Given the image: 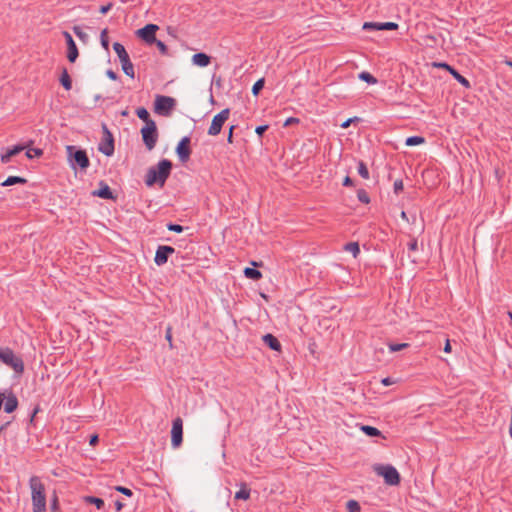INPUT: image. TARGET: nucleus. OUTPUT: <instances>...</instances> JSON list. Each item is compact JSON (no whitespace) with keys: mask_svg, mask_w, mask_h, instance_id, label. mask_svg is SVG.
<instances>
[{"mask_svg":"<svg viewBox=\"0 0 512 512\" xmlns=\"http://www.w3.org/2000/svg\"><path fill=\"white\" fill-rule=\"evenodd\" d=\"M244 275L248 279H251L254 281L260 280L262 278V273L258 269L252 268V267H246L244 269Z\"/></svg>","mask_w":512,"mask_h":512,"instance_id":"bb28decb","label":"nucleus"},{"mask_svg":"<svg viewBox=\"0 0 512 512\" xmlns=\"http://www.w3.org/2000/svg\"><path fill=\"white\" fill-rule=\"evenodd\" d=\"M299 123V119L298 118H295V117H289L285 120L284 122V126L287 127V126H290L292 124H297Z\"/></svg>","mask_w":512,"mask_h":512,"instance_id":"864d4df0","label":"nucleus"},{"mask_svg":"<svg viewBox=\"0 0 512 512\" xmlns=\"http://www.w3.org/2000/svg\"><path fill=\"white\" fill-rule=\"evenodd\" d=\"M264 85H265V79L264 78L258 79L252 86V94L254 96H258L260 91L263 89Z\"/></svg>","mask_w":512,"mask_h":512,"instance_id":"72a5a7b5","label":"nucleus"},{"mask_svg":"<svg viewBox=\"0 0 512 512\" xmlns=\"http://www.w3.org/2000/svg\"><path fill=\"white\" fill-rule=\"evenodd\" d=\"M11 424V421H7V422H4L0 425V432L3 433L7 428L8 426Z\"/></svg>","mask_w":512,"mask_h":512,"instance_id":"e2e57ef3","label":"nucleus"},{"mask_svg":"<svg viewBox=\"0 0 512 512\" xmlns=\"http://www.w3.org/2000/svg\"><path fill=\"white\" fill-rule=\"evenodd\" d=\"M236 128V125H232L229 129V132H228V136H227V142L229 144H232L233 143V133H234V129Z\"/></svg>","mask_w":512,"mask_h":512,"instance_id":"5fc2aeb1","label":"nucleus"},{"mask_svg":"<svg viewBox=\"0 0 512 512\" xmlns=\"http://www.w3.org/2000/svg\"><path fill=\"white\" fill-rule=\"evenodd\" d=\"M124 507V503L120 500L115 501V508L117 511H121Z\"/></svg>","mask_w":512,"mask_h":512,"instance_id":"680f3d73","label":"nucleus"},{"mask_svg":"<svg viewBox=\"0 0 512 512\" xmlns=\"http://www.w3.org/2000/svg\"><path fill=\"white\" fill-rule=\"evenodd\" d=\"M506 64L512 68V60L506 61Z\"/></svg>","mask_w":512,"mask_h":512,"instance_id":"69168bd1","label":"nucleus"},{"mask_svg":"<svg viewBox=\"0 0 512 512\" xmlns=\"http://www.w3.org/2000/svg\"><path fill=\"white\" fill-rule=\"evenodd\" d=\"M443 350L445 353H450L452 351V347H451V343H450L449 339L446 340Z\"/></svg>","mask_w":512,"mask_h":512,"instance_id":"bf43d9fd","label":"nucleus"},{"mask_svg":"<svg viewBox=\"0 0 512 512\" xmlns=\"http://www.w3.org/2000/svg\"><path fill=\"white\" fill-rule=\"evenodd\" d=\"M251 489L246 483L240 484V489L235 493L236 500H248L250 498Z\"/></svg>","mask_w":512,"mask_h":512,"instance_id":"b1692460","label":"nucleus"},{"mask_svg":"<svg viewBox=\"0 0 512 512\" xmlns=\"http://www.w3.org/2000/svg\"><path fill=\"white\" fill-rule=\"evenodd\" d=\"M167 229L169 231H172V232H175V233H181V232L184 231V227L182 225L175 224V223H168L167 224Z\"/></svg>","mask_w":512,"mask_h":512,"instance_id":"79ce46f5","label":"nucleus"},{"mask_svg":"<svg viewBox=\"0 0 512 512\" xmlns=\"http://www.w3.org/2000/svg\"><path fill=\"white\" fill-rule=\"evenodd\" d=\"M425 143V138L422 136H410L405 140L406 146H417Z\"/></svg>","mask_w":512,"mask_h":512,"instance_id":"7c9ffc66","label":"nucleus"},{"mask_svg":"<svg viewBox=\"0 0 512 512\" xmlns=\"http://www.w3.org/2000/svg\"><path fill=\"white\" fill-rule=\"evenodd\" d=\"M404 185L403 181L401 179H398L393 184V189L396 194H399L401 191H403Z\"/></svg>","mask_w":512,"mask_h":512,"instance_id":"a18cd8bd","label":"nucleus"},{"mask_svg":"<svg viewBox=\"0 0 512 512\" xmlns=\"http://www.w3.org/2000/svg\"><path fill=\"white\" fill-rule=\"evenodd\" d=\"M262 340L266 346H268L271 350L280 352L281 351V343L280 341L270 333L265 334L262 337Z\"/></svg>","mask_w":512,"mask_h":512,"instance_id":"412c9836","label":"nucleus"},{"mask_svg":"<svg viewBox=\"0 0 512 512\" xmlns=\"http://www.w3.org/2000/svg\"><path fill=\"white\" fill-rule=\"evenodd\" d=\"M98 441H99L98 435L94 434L90 437L89 443H90V445H96L98 443Z\"/></svg>","mask_w":512,"mask_h":512,"instance_id":"052dcab7","label":"nucleus"},{"mask_svg":"<svg viewBox=\"0 0 512 512\" xmlns=\"http://www.w3.org/2000/svg\"><path fill=\"white\" fill-rule=\"evenodd\" d=\"M346 506L348 512H360L361 510L360 504L356 500H349Z\"/></svg>","mask_w":512,"mask_h":512,"instance_id":"4c0bfd02","label":"nucleus"},{"mask_svg":"<svg viewBox=\"0 0 512 512\" xmlns=\"http://www.w3.org/2000/svg\"><path fill=\"white\" fill-rule=\"evenodd\" d=\"M0 360L7 366L11 367L16 373L24 372V362L21 357L16 356L9 347L1 348Z\"/></svg>","mask_w":512,"mask_h":512,"instance_id":"39448f33","label":"nucleus"},{"mask_svg":"<svg viewBox=\"0 0 512 512\" xmlns=\"http://www.w3.org/2000/svg\"><path fill=\"white\" fill-rule=\"evenodd\" d=\"M381 383L384 385V386H390L392 384H395L396 381L391 378V377H385L381 380Z\"/></svg>","mask_w":512,"mask_h":512,"instance_id":"6e6d98bb","label":"nucleus"},{"mask_svg":"<svg viewBox=\"0 0 512 512\" xmlns=\"http://www.w3.org/2000/svg\"><path fill=\"white\" fill-rule=\"evenodd\" d=\"M357 171H358V174L363 179H369V177H370L369 170H368L367 165L365 164L364 161H362V160L358 161Z\"/></svg>","mask_w":512,"mask_h":512,"instance_id":"2f4dec72","label":"nucleus"},{"mask_svg":"<svg viewBox=\"0 0 512 512\" xmlns=\"http://www.w3.org/2000/svg\"><path fill=\"white\" fill-rule=\"evenodd\" d=\"M357 198L363 204L370 203V197H369L368 193L366 192V190H364V189H359L357 191Z\"/></svg>","mask_w":512,"mask_h":512,"instance_id":"e433bc0d","label":"nucleus"},{"mask_svg":"<svg viewBox=\"0 0 512 512\" xmlns=\"http://www.w3.org/2000/svg\"><path fill=\"white\" fill-rule=\"evenodd\" d=\"M401 217H402L403 219H405V220H408V218H407V215H406V212H405V211H402V212H401Z\"/></svg>","mask_w":512,"mask_h":512,"instance_id":"0e129e2a","label":"nucleus"},{"mask_svg":"<svg viewBox=\"0 0 512 512\" xmlns=\"http://www.w3.org/2000/svg\"><path fill=\"white\" fill-rule=\"evenodd\" d=\"M51 512H60L58 497L54 495L51 502Z\"/></svg>","mask_w":512,"mask_h":512,"instance_id":"49530a36","label":"nucleus"},{"mask_svg":"<svg viewBox=\"0 0 512 512\" xmlns=\"http://www.w3.org/2000/svg\"><path fill=\"white\" fill-rule=\"evenodd\" d=\"M108 30L107 29H103L101 31V34H100V42H101V45L102 47L108 51L109 50V39H108Z\"/></svg>","mask_w":512,"mask_h":512,"instance_id":"c9c22d12","label":"nucleus"},{"mask_svg":"<svg viewBox=\"0 0 512 512\" xmlns=\"http://www.w3.org/2000/svg\"><path fill=\"white\" fill-rule=\"evenodd\" d=\"M26 148L25 145H15L12 148H8L5 153L1 154V162L8 163L13 156H16Z\"/></svg>","mask_w":512,"mask_h":512,"instance_id":"aec40b11","label":"nucleus"},{"mask_svg":"<svg viewBox=\"0 0 512 512\" xmlns=\"http://www.w3.org/2000/svg\"><path fill=\"white\" fill-rule=\"evenodd\" d=\"M140 132L146 149L149 151L154 149L159 137L156 122H148V125L142 127Z\"/></svg>","mask_w":512,"mask_h":512,"instance_id":"6e6552de","label":"nucleus"},{"mask_svg":"<svg viewBox=\"0 0 512 512\" xmlns=\"http://www.w3.org/2000/svg\"><path fill=\"white\" fill-rule=\"evenodd\" d=\"M409 251H416L418 249V242L416 238H412L407 244Z\"/></svg>","mask_w":512,"mask_h":512,"instance_id":"09e8293b","label":"nucleus"},{"mask_svg":"<svg viewBox=\"0 0 512 512\" xmlns=\"http://www.w3.org/2000/svg\"><path fill=\"white\" fill-rule=\"evenodd\" d=\"M63 36L67 44V59L69 62L74 63L79 56L77 45L69 32L64 31Z\"/></svg>","mask_w":512,"mask_h":512,"instance_id":"dca6fc26","label":"nucleus"},{"mask_svg":"<svg viewBox=\"0 0 512 512\" xmlns=\"http://www.w3.org/2000/svg\"><path fill=\"white\" fill-rule=\"evenodd\" d=\"M342 185L345 186V187H352V186H354V182H353V180L349 176H346L343 179Z\"/></svg>","mask_w":512,"mask_h":512,"instance_id":"4d7b16f0","label":"nucleus"},{"mask_svg":"<svg viewBox=\"0 0 512 512\" xmlns=\"http://www.w3.org/2000/svg\"><path fill=\"white\" fill-rule=\"evenodd\" d=\"M165 338L169 342L170 347H172V333H171V328L170 327L166 331Z\"/></svg>","mask_w":512,"mask_h":512,"instance_id":"13d9d810","label":"nucleus"},{"mask_svg":"<svg viewBox=\"0 0 512 512\" xmlns=\"http://www.w3.org/2000/svg\"><path fill=\"white\" fill-rule=\"evenodd\" d=\"M103 137L99 143L98 150L105 156H112L115 150L114 136L105 123H102Z\"/></svg>","mask_w":512,"mask_h":512,"instance_id":"1a4fd4ad","label":"nucleus"},{"mask_svg":"<svg viewBox=\"0 0 512 512\" xmlns=\"http://www.w3.org/2000/svg\"><path fill=\"white\" fill-rule=\"evenodd\" d=\"M41 411V407L39 404H36L30 414L29 424L35 426V417Z\"/></svg>","mask_w":512,"mask_h":512,"instance_id":"a19ab883","label":"nucleus"},{"mask_svg":"<svg viewBox=\"0 0 512 512\" xmlns=\"http://www.w3.org/2000/svg\"><path fill=\"white\" fill-rule=\"evenodd\" d=\"M43 155V150L40 148L29 149L26 152V157L32 159L33 157H40Z\"/></svg>","mask_w":512,"mask_h":512,"instance_id":"58836bf2","label":"nucleus"},{"mask_svg":"<svg viewBox=\"0 0 512 512\" xmlns=\"http://www.w3.org/2000/svg\"><path fill=\"white\" fill-rule=\"evenodd\" d=\"M68 162L72 169L85 171L90 166V160L86 150L74 145L66 146Z\"/></svg>","mask_w":512,"mask_h":512,"instance_id":"7ed1b4c3","label":"nucleus"},{"mask_svg":"<svg viewBox=\"0 0 512 512\" xmlns=\"http://www.w3.org/2000/svg\"><path fill=\"white\" fill-rule=\"evenodd\" d=\"M153 44L157 46L162 55H168V47L163 41L156 38V41Z\"/></svg>","mask_w":512,"mask_h":512,"instance_id":"ea45409f","label":"nucleus"},{"mask_svg":"<svg viewBox=\"0 0 512 512\" xmlns=\"http://www.w3.org/2000/svg\"><path fill=\"white\" fill-rule=\"evenodd\" d=\"M84 502L95 505L98 510H101L105 506L104 500L96 496H85Z\"/></svg>","mask_w":512,"mask_h":512,"instance_id":"c85d7f7f","label":"nucleus"},{"mask_svg":"<svg viewBox=\"0 0 512 512\" xmlns=\"http://www.w3.org/2000/svg\"><path fill=\"white\" fill-rule=\"evenodd\" d=\"M434 67L444 69L448 71L453 78L459 82L462 86H464L466 89L471 88V84L467 78H465L463 75H461L453 66L449 65L446 62H434Z\"/></svg>","mask_w":512,"mask_h":512,"instance_id":"ddd939ff","label":"nucleus"},{"mask_svg":"<svg viewBox=\"0 0 512 512\" xmlns=\"http://www.w3.org/2000/svg\"><path fill=\"white\" fill-rule=\"evenodd\" d=\"M508 315L512 319V312H508Z\"/></svg>","mask_w":512,"mask_h":512,"instance_id":"774afa93","label":"nucleus"},{"mask_svg":"<svg viewBox=\"0 0 512 512\" xmlns=\"http://www.w3.org/2000/svg\"><path fill=\"white\" fill-rule=\"evenodd\" d=\"M113 50L115 51L120 60L123 72L127 76L134 78V66L130 60L129 54L127 53L125 47L121 43L115 42L113 44Z\"/></svg>","mask_w":512,"mask_h":512,"instance_id":"423d86ee","label":"nucleus"},{"mask_svg":"<svg viewBox=\"0 0 512 512\" xmlns=\"http://www.w3.org/2000/svg\"><path fill=\"white\" fill-rule=\"evenodd\" d=\"M358 121H360V118H358V117L349 118V119H347L346 121H344V122L341 124V127H342V128H344V129H346V128H348L352 123H354V122H358Z\"/></svg>","mask_w":512,"mask_h":512,"instance_id":"de8ad7c7","label":"nucleus"},{"mask_svg":"<svg viewBox=\"0 0 512 512\" xmlns=\"http://www.w3.org/2000/svg\"><path fill=\"white\" fill-rule=\"evenodd\" d=\"M73 32L81 40H85L87 38V34L79 26H74Z\"/></svg>","mask_w":512,"mask_h":512,"instance_id":"c03bdc74","label":"nucleus"},{"mask_svg":"<svg viewBox=\"0 0 512 512\" xmlns=\"http://www.w3.org/2000/svg\"><path fill=\"white\" fill-rule=\"evenodd\" d=\"M174 252H175V249L172 246H169V245H160V246H158V248L156 250V253H155V257H154L155 264L157 266H163L164 264L167 263L168 258Z\"/></svg>","mask_w":512,"mask_h":512,"instance_id":"2eb2a0df","label":"nucleus"},{"mask_svg":"<svg viewBox=\"0 0 512 512\" xmlns=\"http://www.w3.org/2000/svg\"><path fill=\"white\" fill-rule=\"evenodd\" d=\"M27 183V179L21 176H9L5 181L1 183L2 187L12 186L16 184L24 185Z\"/></svg>","mask_w":512,"mask_h":512,"instance_id":"393cba45","label":"nucleus"},{"mask_svg":"<svg viewBox=\"0 0 512 512\" xmlns=\"http://www.w3.org/2000/svg\"><path fill=\"white\" fill-rule=\"evenodd\" d=\"M252 264H253L255 267L260 266V265H259L258 263H256V262H253Z\"/></svg>","mask_w":512,"mask_h":512,"instance_id":"338daca9","label":"nucleus"},{"mask_svg":"<svg viewBox=\"0 0 512 512\" xmlns=\"http://www.w3.org/2000/svg\"><path fill=\"white\" fill-rule=\"evenodd\" d=\"M183 442V421L177 417L172 422L171 429V445L173 448H178Z\"/></svg>","mask_w":512,"mask_h":512,"instance_id":"9b49d317","label":"nucleus"},{"mask_svg":"<svg viewBox=\"0 0 512 512\" xmlns=\"http://www.w3.org/2000/svg\"><path fill=\"white\" fill-rule=\"evenodd\" d=\"M359 79L368 83V84H376L377 83V79L369 72L367 71H362L359 75H358Z\"/></svg>","mask_w":512,"mask_h":512,"instance_id":"473e14b6","label":"nucleus"},{"mask_svg":"<svg viewBox=\"0 0 512 512\" xmlns=\"http://www.w3.org/2000/svg\"><path fill=\"white\" fill-rule=\"evenodd\" d=\"M92 195L97 196L102 199H105V200H115L116 199V196L113 194L111 188L104 181L99 182V189L93 191Z\"/></svg>","mask_w":512,"mask_h":512,"instance_id":"6ab92c4d","label":"nucleus"},{"mask_svg":"<svg viewBox=\"0 0 512 512\" xmlns=\"http://www.w3.org/2000/svg\"><path fill=\"white\" fill-rule=\"evenodd\" d=\"M159 29L156 24H147L136 31V35L147 44L151 45L156 41V32Z\"/></svg>","mask_w":512,"mask_h":512,"instance_id":"4468645a","label":"nucleus"},{"mask_svg":"<svg viewBox=\"0 0 512 512\" xmlns=\"http://www.w3.org/2000/svg\"><path fill=\"white\" fill-rule=\"evenodd\" d=\"M173 164L169 159H162L156 165L151 166L145 175V184L148 187L158 185L162 188L169 178Z\"/></svg>","mask_w":512,"mask_h":512,"instance_id":"f257e3e1","label":"nucleus"},{"mask_svg":"<svg viewBox=\"0 0 512 512\" xmlns=\"http://www.w3.org/2000/svg\"><path fill=\"white\" fill-rule=\"evenodd\" d=\"M113 7V3L109 2L108 4L106 5H102L100 8H99V12L101 14H106L108 13Z\"/></svg>","mask_w":512,"mask_h":512,"instance_id":"8fccbe9b","label":"nucleus"},{"mask_svg":"<svg viewBox=\"0 0 512 512\" xmlns=\"http://www.w3.org/2000/svg\"><path fill=\"white\" fill-rule=\"evenodd\" d=\"M114 489L127 497L133 496V491L127 487L118 485V486H115Z\"/></svg>","mask_w":512,"mask_h":512,"instance_id":"37998d69","label":"nucleus"},{"mask_svg":"<svg viewBox=\"0 0 512 512\" xmlns=\"http://www.w3.org/2000/svg\"><path fill=\"white\" fill-rule=\"evenodd\" d=\"M136 115L139 117V119L145 122V125H148V122H155L153 119H151L150 113L145 107H138L136 109Z\"/></svg>","mask_w":512,"mask_h":512,"instance_id":"a878e982","label":"nucleus"},{"mask_svg":"<svg viewBox=\"0 0 512 512\" xmlns=\"http://www.w3.org/2000/svg\"><path fill=\"white\" fill-rule=\"evenodd\" d=\"M230 115V109L225 108L222 111H220L218 114H216L211 122V125L208 129V135L210 136H216L220 134L222 127L224 123L228 120Z\"/></svg>","mask_w":512,"mask_h":512,"instance_id":"9d476101","label":"nucleus"},{"mask_svg":"<svg viewBox=\"0 0 512 512\" xmlns=\"http://www.w3.org/2000/svg\"><path fill=\"white\" fill-rule=\"evenodd\" d=\"M5 400L3 403L4 412L7 414H11L17 410L19 406V401L17 396L13 393L12 390H5Z\"/></svg>","mask_w":512,"mask_h":512,"instance_id":"f3484780","label":"nucleus"},{"mask_svg":"<svg viewBox=\"0 0 512 512\" xmlns=\"http://www.w3.org/2000/svg\"><path fill=\"white\" fill-rule=\"evenodd\" d=\"M191 138L184 136L177 144L175 152L182 163H186L191 156L192 150L190 148Z\"/></svg>","mask_w":512,"mask_h":512,"instance_id":"f8f14e48","label":"nucleus"},{"mask_svg":"<svg viewBox=\"0 0 512 512\" xmlns=\"http://www.w3.org/2000/svg\"><path fill=\"white\" fill-rule=\"evenodd\" d=\"M59 81L65 90L69 91L72 89V79L65 67L62 68Z\"/></svg>","mask_w":512,"mask_h":512,"instance_id":"5701e85b","label":"nucleus"},{"mask_svg":"<svg viewBox=\"0 0 512 512\" xmlns=\"http://www.w3.org/2000/svg\"><path fill=\"white\" fill-rule=\"evenodd\" d=\"M344 250L352 253L353 257L356 258L360 254V246L358 242H349L345 244Z\"/></svg>","mask_w":512,"mask_h":512,"instance_id":"c756f323","label":"nucleus"},{"mask_svg":"<svg viewBox=\"0 0 512 512\" xmlns=\"http://www.w3.org/2000/svg\"><path fill=\"white\" fill-rule=\"evenodd\" d=\"M410 346L409 343H388V348L390 352H398Z\"/></svg>","mask_w":512,"mask_h":512,"instance_id":"f704fd0d","label":"nucleus"},{"mask_svg":"<svg viewBox=\"0 0 512 512\" xmlns=\"http://www.w3.org/2000/svg\"><path fill=\"white\" fill-rule=\"evenodd\" d=\"M374 471L377 475L382 476L387 485L396 486L401 481V476L397 469L392 465L378 464L374 466Z\"/></svg>","mask_w":512,"mask_h":512,"instance_id":"20e7f679","label":"nucleus"},{"mask_svg":"<svg viewBox=\"0 0 512 512\" xmlns=\"http://www.w3.org/2000/svg\"><path fill=\"white\" fill-rule=\"evenodd\" d=\"M267 129L268 125H260L256 127L255 132L258 136L261 137Z\"/></svg>","mask_w":512,"mask_h":512,"instance_id":"3c124183","label":"nucleus"},{"mask_svg":"<svg viewBox=\"0 0 512 512\" xmlns=\"http://www.w3.org/2000/svg\"><path fill=\"white\" fill-rule=\"evenodd\" d=\"M106 76H107L109 79L113 80V81H115V80H117V79H118V74H117L115 71H113L112 69H108V70L106 71Z\"/></svg>","mask_w":512,"mask_h":512,"instance_id":"603ef678","label":"nucleus"},{"mask_svg":"<svg viewBox=\"0 0 512 512\" xmlns=\"http://www.w3.org/2000/svg\"><path fill=\"white\" fill-rule=\"evenodd\" d=\"M361 431L369 436V437H379V436H382V433L379 429H377L376 427H373V426H369V425H361L360 427Z\"/></svg>","mask_w":512,"mask_h":512,"instance_id":"cd10ccee","label":"nucleus"},{"mask_svg":"<svg viewBox=\"0 0 512 512\" xmlns=\"http://www.w3.org/2000/svg\"><path fill=\"white\" fill-rule=\"evenodd\" d=\"M192 62L199 67H206L211 63V57L206 53L199 52L192 56Z\"/></svg>","mask_w":512,"mask_h":512,"instance_id":"4be33fe9","label":"nucleus"},{"mask_svg":"<svg viewBox=\"0 0 512 512\" xmlns=\"http://www.w3.org/2000/svg\"><path fill=\"white\" fill-rule=\"evenodd\" d=\"M176 106V100L170 96L157 95L154 101V112L168 117Z\"/></svg>","mask_w":512,"mask_h":512,"instance_id":"0eeeda50","label":"nucleus"},{"mask_svg":"<svg viewBox=\"0 0 512 512\" xmlns=\"http://www.w3.org/2000/svg\"><path fill=\"white\" fill-rule=\"evenodd\" d=\"M33 512H46L45 486L40 477L32 476L29 479Z\"/></svg>","mask_w":512,"mask_h":512,"instance_id":"f03ea898","label":"nucleus"},{"mask_svg":"<svg viewBox=\"0 0 512 512\" xmlns=\"http://www.w3.org/2000/svg\"><path fill=\"white\" fill-rule=\"evenodd\" d=\"M399 25L395 22H365L363 24L364 30H397Z\"/></svg>","mask_w":512,"mask_h":512,"instance_id":"a211bd4d","label":"nucleus"}]
</instances>
